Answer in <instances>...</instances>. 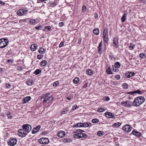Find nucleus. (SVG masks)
Instances as JSON below:
<instances>
[{
    "label": "nucleus",
    "instance_id": "nucleus-19",
    "mask_svg": "<svg viewBox=\"0 0 146 146\" xmlns=\"http://www.w3.org/2000/svg\"><path fill=\"white\" fill-rule=\"evenodd\" d=\"M33 84V80L31 79H28L27 81V84L28 86H31Z\"/></svg>",
    "mask_w": 146,
    "mask_h": 146
},
{
    "label": "nucleus",
    "instance_id": "nucleus-34",
    "mask_svg": "<svg viewBox=\"0 0 146 146\" xmlns=\"http://www.w3.org/2000/svg\"><path fill=\"white\" fill-rule=\"evenodd\" d=\"M104 109L102 108H100L98 109L97 110V111L98 112H103L104 111Z\"/></svg>",
    "mask_w": 146,
    "mask_h": 146
},
{
    "label": "nucleus",
    "instance_id": "nucleus-61",
    "mask_svg": "<svg viewBox=\"0 0 146 146\" xmlns=\"http://www.w3.org/2000/svg\"><path fill=\"white\" fill-rule=\"evenodd\" d=\"M120 76L119 75H117L115 77V78L117 80H119L120 79Z\"/></svg>",
    "mask_w": 146,
    "mask_h": 146
},
{
    "label": "nucleus",
    "instance_id": "nucleus-54",
    "mask_svg": "<svg viewBox=\"0 0 146 146\" xmlns=\"http://www.w3.org/2000/svg\"><path fill=\"white\" fill-rule=\"evenodd\" d=\"M48 133V131H45L43 132L42 133V135H44L46 134H47Z\"/></svg>",
    "mask_w": 146,
    "mask_h": 146
},
{
    "label": "nucleus",
    "instance_id": "nucleus-59",
    "mask_svg": "<svg viewBox=\"0 0 146 146\" xmlns=\"http://www.w3.org/2000/svg\"><path fill=\"white\" fill-rule=\"evenodd\" d=\"M40 128V125H38L35 128L38 131L39 130Z\"/></svg>",
    "mask_w": 146,
    "mask_h": 146
},
{
    "label": "nucleus",
    "instance_id": "nucleus-3",
    "mask_svg": "<svg viewBox=\"0 0 146 146\" xmlns=\"http://www.w3.org/2000/svg\"><path fill=\"white\" fill-rule=\"evenodd\" d=\"M53 98L52 95H50V94L49 93L47 94L46 95H44L41 97V100H42V99H44V103L46 102L47 101L52 100Z\"/></svg>",
    "mask_w": 146,
    "mask_h": 146
},
{
    "label": "nucleus",
    "instance_id": "nucleus-12",
    "mask_svg": "<svg viewBox=\"0 0 146 146\" xmlns=\"http://www.w3.org/2000/svg\"><path fill=\"white\" fill-rule=\"evenodd\" d=\"M27 12V11L25 9H20L17 11V14L19 15H22L26 13Z\"/></svg>",
    "mask_w": 146,
    "mask_h": 146
},
{
    "label": "nucleus",
    "instance_id": "nucleus-53",
    "mask_svg": "<svg viewBox=\"0 0 146 146\" xmlns=\"http://www.w3.org/2000/svg\"><path fill=\"white\" fill-rule=\"evenodd\" d=\"M35 29L37 30H41L42 28V26H39L38 27H35Z\"/></svg>",
    "mask_w": 146,
    "mask_h": 146
},
{
    "label": "nucleus",
    "instance_id": "nucleus-33",
    "mask_svg": "<svg viewBox=\"0 0 146 146\" xmlns=\"http://www.w3.org/2000/svg\"><path fill=\"white\" fill-rule=\"evenodd\" d=\"M103 99L104 101H107L110 100V98L106 96L103 97Z\"/></svg>",
    "mask_w": 146,
    "mask_h": 146
},
{
    "label": "nucleus",
    "instance_id": "nucleus-1",
    "mask_svg": "<svg viewBox=\"0 0 146 146\" xmlns=\"http://www.w3.org/2000/svg\"><path fill=\"white\" fill-rule=\"evenodd\" d=\"M145 99L143 96H138L134 99L133 105L134 106L137 107L142 104L145 101Z\"/></svg>",
    "mask_w": 146,
    "mask_h": 146
},
{
    "label": "nucleus",
    "instance_id": "nucleus-17",
    "mask_svg": "<svg viewBox=\"0 0 146 146\" xmlns=\"http://www.w3.org/2000/svg\"><path fill=\"white\" fill-rule=\"evenodd\" d=\"M31 99V97L30 96H27L23 99V102L25 103H27Z\"/></svg>",
    "mask_w": 146,
    "mask_h": 146
},
{
    "label": "nucleus",
    "instance_id": "nucleus-52",
    "mask_svg": "<svg viewBox=\"0 0 146 146\" xmlns=\"http://www.w3.org/2000/svg\"><path fill=\"white\" fill-rule=\"evenodd\" d=\"M6 87L7 88H11V86L9 84L7 83L5 85Z\"/></svg>",
    "mask_w": 146,
    "mask_h": 146
},
{
    "label": "nucleus",
    "instance_id": "nucleus-28",
    "mask_svg": "<svg viewBox=\"0 0 146 146\" xmlns=\"http://www.w3.org/2000/svg\"><path fill=\"white\" fill-rule=\"evenodd\" d=\"M41 72V70L40 69H36L34 72L36 75L39 74Z\"/></svg>",
    "mask_w": 146,
    "mask_h": 146
},
{
    "label": "nucleus",
    "instance_id": "nucleus-35",
    "mask_svg": "<svg viewBox=\"0 0 146 146\" xmlns=\"http://www.w3.org/2000/svg\"><path fill=\"white\" fill-rule=\"evenodd\" d=\"M36 22V21L35 19H31L30 21V23L31 25H33Z\"/></svg>",
    "mask_w": 146,
    "mask_h": 146
},
{
    "label": "nucleus",
    "instance_id": "nucleus-32",
    "mask_svg": "<svg viewBox=\"0 0 146 146\" xmlns=\"http://www.w3.org/2000/svg\"><path fill=\"white\" fill-rule=\"evenodd\" d=\"M79 81V79L78 78H75L73 80L75 84L78 83Z\"/></svg>",
    "mask_w": 146,
    "mask_h": 146
},
{
    "label": "nucleus",
    "instance_id": "nucleus-36",
    "mask_svg": "<svg viewBox=\"0 0 146 146\" xmlns=\"http://www.w3.org/2000/svg\"><path fill=\"white\" fill-rule=\"evenodd\" d=\"M80 133L75 134L73 135L74 137L76 138H80Z\"/></svg>",
    "mask_w": 146,
    "mask_h": 146
},
{
    "label": "nucleus",
    "instance_id": "nucleus-9",
    "mask_svg": "<svg viewBox=\"0 0 146 146\" xmlns=\"http://www.w3.org/2000/svg\"><path fill=\"white\" fill-rule=\"evenodd\" d=\"M122 105L126 107H130L132 106V103L128 100L125 102H121Z\"/></svg>",
    "mask_w": 146,
    "mask_h": 146
},
{
    "label": "nucleus",
    "instance_id": "nucleus-30",
    "mask_svg": "<svg viewBox=\"0 0 146 146\" xmlns=\"http://www.w3.org/2000/svg\"><path fill=\"white\" fill-rule=\"evenodd\" d=\"M106 72L108 74H112V73L111 70V68L110 67H108L107 69L106 70Z\"/></svg>",
    "mask_w": 146,
    "mask_h": 146
},
{
    "label": "nucleus",
    "instance_id": "nucleus-15",
    "mask_svg": "<svg viewBox=\"0 0 146 146\" xmlns=\"http://www.w3.org/2000/svg\"><path fill=\"white\" fill-rule=\"evenodd\" d=\"M128 94H131V95H133L134 94H141L142 93L139 90H137L134 91L133 92H130L128 93Z\"/></svg>",
    "mask_w": 146,
    "mask_h": 146
},
{
    "label": "nucleus",
    "instance_id": "nucleus-13",
    "mask_svg": "<svg viewBox=\"0 0 146 146\" xmlns=\"http://www.w3.org/2000/svg\"><path fill=\"white\" fill-rule=\"evenodd\" d=\"M118 41L117 39L116 38H114L113 40V46L115 48L118 47Z\"/></svg>",
    "mask_w": 146,
    "mask_h": 146
},
{
    "label": "nucleus",
    "instance_id": "nucleus-64",
    "mask_svg": "<svg viewBox=\"0 0 146 146\" xmlns=\"http://www.w3.org/2000/svg\"><path fill=\"white\" fill-rule=\"evenodd\" d=\"M73 127H78V123H76V124H74V125H73Z\"/></svg>",
    "mask_w": 146,
    "mask_h": 146
},
{
    "label": "nucleus",
    "instance_id": "nucleus-38",
    "mask_svg": "<svg viewBox=\"0 0 146 146\" xmlns=\"http://www.w3.org/2000/svg\"><path fill=\"white\" fill-rule=\"evenodd\" d=\"M103 133H104L102 131H98L97 133V135L98 136H101L102 135Z\"/></svg>",
    "mask_w": 146,
    "mask_h": 146
},
{
    "label": "nucleus",
    "instance_id": "nucleus-44",
    "mask_svg": "<svg viewBox=\"0 0 146 146\" xmlns=\"http://www.w3.org/2000/svg\"><path fill=\"white\" fill-rule=\"evenodd\" d=\"M134 47V46L131 43L130 46H129V48L131 50H133Z\"/></svg>",
    "mask_w": 146,
    "mask_h": 146
},
{
    "label": "nucleus",
    "instance_id": "nucleus-48",
    "mask_svg": "<svg viewBox=\"0 0 146 146\" xmlns=\"http://www.w3.org/2000/svg\"><path fill=\"white\" fill-rule=\"evenodd\" d=\"M84 132V130H81L80 129H78L76 131V132L78 133H82Z\"/></svg>",
    "mask_w": 146,
    "mask_h": 146
},
{
    "label": "nucleus",
    "instance_id": "nucleus-10",
    "mask_svg": "<svg viewBox=\"0 0 146 146\" xmlns=\"http://www.w3.org/2000/svg\"><path fill=\"white\" fill-rule=\"evenodd\" d=\"M132 129V127L128 125H126L122 128L123 130L127 132H129Z\"/></svg>",
    "mask_w": 146,
    "mask_h": 146
},
{
    "label": "nucleus",
    "instance_id": "nucleus-42",
    "mask_svg": "<svg viewBox=\"0 0 146 146\" xmlns=\"http://www.w3.org/2000/svg\"><path fill=\"white\" fill-rule=\"evenodd\" d=\"M7 116L9 119H11L12 118V117L10 114V113H7Z\"/></svg>",
    "mask_w": 146,
    "mask_h": 146
},
{
    "label": "nucleus",
    "instance_id": "nucleus-5",
    "mask_svg": "<svg viewBox=\"0 0 146 146\" xmlns=\"http://www.w3.org/2000/svg\"><path fill=\"white\" fill-rule=\"evenodd\" d=\"M17 142V140L16 139L11 138L7 141V143L9 145L13 146L16 144Z\"/></svg>",
    "mask_w": 146,
    "mask_h": 146
},
{
    "label": "nucleus",
    "instance_id": "nucleus-23",
    "mask_svg": "<svg viewBox=\"0 0 146 146\" xmlns=\"http://www.w3.org/2000/svg\"><path fill=\"white\" fill-rule=\"evenodd\" d=\"M86 73L88 74V75H91L93 74V72L90 69H87L86 71Z\"/></svg>",
    "mask_w": 146,
    "mask_h": 146
},
{
    "label": "nucleus",
    "instance_id": "nucleus-20",
    "mask_svg": "<svg viewBox=\"0 0 146 146\" xmlns=\"http://www.w3.org/2000/svg\"><path fill=\"white\" fill-rule=\"evenodd\" d=\"M51 27L50 26H46L44 27L42 30L45 31H48L50 30Z\"/></svg>",
    "mask_w": 146,
    "mask_h": 146
},
{
    "label": "nucleus",
    "instance_id": "nucleus-41",
    "mask_svg": "<svg viewBox=\"0 0 146 146\" xmlns=\"http://www.w3.org/2000/svg\"><path fill=\"white\" fill-rule=\"evenodd\" d=\"M92 122L93 123H96L99 122V120L98 119H93L92 120Z\"/></svg>",
    "mask_w": 146,
    "mask_h": 146
},
{
    "label": "nucleus",
    "instance_id": "nucleus-29",
    "mask_svg": "<svg viewBox=\"0 0 146 146\" xmlns=\"http://www.w3.org/2000/svg\"><path fill=\"white\" fill-rule=\"evenodd\" d=\"M68 111V109L67 108L66 109H64L62 111L61 114V115L66 114L67 113Z\"/></svg>",
    "mask_w": 146,
    "mask_h": 146
},
{
    "label": "nucleus",
    "instance_id": "nucleus-24",
    "mask_svg": "<svg viewBox=\"0 0 146 146\" xmlns=\"http://www.w3.org/2000/svg\"><path fill=\"white\" fill-rule=\"evenodd\" d=\"M63 141L65 143H69L71 141V140L69 138H63Z\"/></svg>",
    "mask_w": 146,
    "mask_h": 146
},
{
    "label": "nucleus",
    "instance_id": "nucleus-47",
    "mask_svg": "<svg viewBox=\"0 0 146 146\" xmlns=\"http://www.w3.org/2000/svg\"><path fill=\"white\" fill-rule=\"evenodd\" d=\"M123 87L125 89H127L128 87V85L126 83L123 84Z\"/></svg>",
    "mask_w": 146,
    "mask_h": 146
},
{
    "label": "nucleus",
    "instance_id": "nucleus-18",
    "mask_svg": "<svg viewBox=\"0 0 146 146\" xmlns=\"http://www.w3.org/2000/svg\"><path fill=\"white\" fill-rule=\"evenodd\" d=\"M37 46L35 44H32L30 48L31 51H35L37 49Z\"/></svg>",
    "mask_w": 146,
    "mask_h": 146
},
{
    "label": "nucleus",
    "instance_id": "nucleus-27",
    "mask_svg": "<svg viewBox=\"0 0 146 146\" xmlns=\"http://www.w3.org/2000/svg\"><path fill=\"white\" fill-rule=\"evenodd\" d=\"M126 14H124L121 18L122 22H124L126 19Z\"/></svg>",
    "mask_w": 146,
    "mask_h": 146
},
{
    "label": "nucleus",
    "instance_id": "nucleus-60",
    "mask_svg": "<svg viewBox=\"0 0 146 146\" xmlns=\"http://www.w3.org/2000/svg\"><path fill=\"white\" fill-rule=\"evenodd\" d=\"M63 44H64V42H61L60 43V44L59 45V47L60 48V47H62V46Z\"/></svg>",
    "mask_w": 146,
    "mask_h": 146
},
{
    "label": "nucleus",
    "instance_id": "nucleus-57",
    "mask_svg": "<svg viewBox=\"0 0 146 146\" xmlns=\"http://www.w3.org/2000/svg\"><path fill=\"white\" fill-rule=\"evenodd\" d=\"M13 61H14L13 59H10L7 60V62H8V63H9L10 62H11V63H13Z\"/></svg>",
    "mask_w": 146,
    "mask_h": 146
},
{
    "label": "nucleus",
    "instance_id": "nucleus-7",
    "mask_svg": "<svg viewBox=\"0 0 146 146\" xmlns=\"http://www.w3.org/2000/svg\"><path fill=\"white\" fill-rule=\"evenodd\" d=\"M38 141L39 143L42 144H46L49 142V141L48 138L42 137L39 139Z\"/></svg>",
    "mask_w": 146,
    "mask_h": 146
},
{
    "label": "nucleus",
    "instance_id": "nucleus-25",
    "mask_svg": "<svg viewBox=\"0 0 146 146\" xmlns=\"http://www.w3.org/2000/svg\"><path fill=\"white\" fill-rule=\"evenodd\" d=\"M93 33L96 35H98L99 34V31L98 29H94L93 31Z\"/></svg>",
    "mask_w": 146,
    "mask_h": 146
},
{
    "label": "nucleus",
    "instance_id": "nucleus-49",
    "mask_svg": "<svg viewBox=\"0 0 146 146\" xmlns=\"http://www.w3.org/2000/svg\"><path fill=\"white\" fill-rule=\"evenodd\" d=\"M117 68L116 67L114 66V67L113 68V72H116L117 71Z\"/></svg>",
    "mask_w": 146,
    "mask_h": 146
},
{
    "label": "nucleus",
    "instance_id": "nucleus-31",
    "mask_svg": "<svg viewBox=\"0 0 146 146\" xmlns=\"http://www.w3.org/2000/svg\"><path fill=\"white\" fill-rule=\"evenodd\" d=\"M46 63L47 62L46 61L43 60L41 62L40 65L41 66H43L46 64Z\"/></svg>",
    "mask_w": 146,
    "mask_h": 146
},
{
    "label": "nucleus",
    "instance_id": "nucleus-21",
    "mask_svg": "<svg viewBox=\"0 0 146 146\" xmlns=\"http://www.w3.org/2000/svg\"><path fill=\"white\" fill-rule=\"evenodd\" d=\"M135 75V73L134 72H128L127 74V76L128 78L130 77L131 76H134Z\"/></svg>",
    "mask_w": 146,
    "mask_h": 146
},
{
    "label": "nucleus",
    "instance_id": "nucleus-63",
    "mask_svg": "<svg viewBox=\"0 0 146 146\" xmlns=\"http://www.w3.org/2000/svg\"><path fill=\"white\" fill-rule=\"evenodd\" d=\"M64 24L62 22H60L59 24V25L60 27H62Z\"/></svg>",
    "mask_w": 146,
    "mask_h": 146
},
{
    "label": "nucleus",
    "instance_id": "nucleus-4",
    "mask_svg": "<svg viewBox=\"0 0 146 146\" xmlns=\"http://www.w3.org/2000/svg\"><path fill=\"white\" fill-rule=\"evenodd\" d=\"M103 39L106 43H107L108 41V32L107 29H105L103 32Z\"/></svg>",
    "mask_w": 146,
    "mask_h": 146
},
{
    "label": "nucleus",
    "instance_id": "nucleus-51",
    "mask_svg": "<svg viewBox=\"0 0 146 146\" xmlns=\"http://www.w3.org/2000/svg\"><path fill=\"white\" fill-rule=\"evenodd\" d=\"M115 65L117 67H119L120 66V63L118 62H116L115 63Z\"/></svg>",
    "mask_w": 146,
    "mask_h": 146
},
{
    "label": "nucleus",
    "instance_id": "nucleus-45",
    "mask_svg": "<svg viewBox=\"0 0 146 146\" xmlns=\"http://www.w3.org/2000/svg\"><path fill=\"white\" fill-rule=\"evenodd\" d=\"M140 57L141 58H145V54L143 53H141L139 54Z\"/></svg>",
    "mask_w": 146,
    "mask_h": 146
},
{
    "label": "nucleus",
    "instance_id": "nucleus-6",
    "mask_svg": "<svg viewBox=\"0 0 146 146\" xmlns=\"http://www.w3.org/2000/svg\"><path fill=\"white\" fill-rule=\"evenodd\" d=\"M18 134L21 137H25L27 134L26 131L23 129L19 130L18 131Z\"/></svg>",
    "mask_w": 146,
    "mask_h": 146
},
{
    "label": "nucleus",
    "instance_id": "nucleus-39",
    "mask_svg": "<svg viewBox=\"0 0 146 146\" xmlns=\"http://www.w3.org/2000/svg\"><path fill=\"white\" fill-rule=\"evenodd\" d=\"M121 125L120 123H114L113 125L116 127H117Z\"/></svg>",
    "mask_w": 146,
    "mask_h": 146
},
{
    "label": "nucleus",
    "instance_id": "nucleus-55",
    "mask_svg": "<svg viewBox=\"0 0 146 146\" xmlns=\"http://www.w3.org/2000/svg\"><path fill=\"white\" fill-rule=\"evenodd\" d=\"M78 108V106L77 105H74L72 107V109L73 110H75L77 108Z\"/></svg>",
    "mask_w": 146,
    "mask_h": 146
},
{
    "label": "nucleus",
    "instance_id": "nucleus-62",
    "mask_svg": "<svg viewBox=\"0 0 146 146\" xmlns=\"http://www.w3.org/2000/svg\"><path fill=\"white\" fill-rule=\"evenodd\" d=\"M94 17L96 19H97L98 17V14H97L96 13H95L94 14Z\"/></svg>",
    "mask_w": 146,
    "mask_h": 146
},
{
    "label": "nucleus",
    "instance_id": "nucleus-56",
    "mask_svg": "<svg viewBox=\"0 0 146 146\" xmlns=\"http://www.w3.org/2000/svg\"><path fill=\"white\" fill-rule=\"evenodd\" d=\"M78 127H83V123H78Z\"/></svg>",
    "mask_w": 146,
    "mask_h": 146
},
{
    "label": "nucleus",
    "instance_id": "nucleus-58",
    "mask_svg": "<svg viewBox=\"0 0 146 146\" xmlns=\"http://www.w3.org/2000/svg\"><path fill=\"white\" fill-rule=\"evenodd\" d=\"M146 2V0H141L140 1V3H143V4H145Z\"/></svg>",
    "mask_w": 146,
    "mask_h": 146
},
{
    "label": "nucleus",
    "instance_id": "nucleus-43",
    "mask_svg": "<svg viewBox=\"0 0 146 146\" xmlns=\"http://www.w3.org/2000/svg\"><path fill=\"white\" fill-rule=\"evenodd\" d=\"M43 56L40 54H38L37 56V58L39 60L41 59L43 57Z\"/></svg>",
    "mask_w": 146,
    "mask_h": 146
},
{
    "label": "nucleus",
    "instance_id": "nucleus-16",
    "mask_svg": "<svg viewBox=\"0 0 146 146\" xmlns=\"http://www.w3.org/2000/svg\"><path fill=\"white\" fill-rule=\"evenodd\" d=\"M132 133L133 134L135 135L136 136L140 137L141 135L140 133L135 130H133L132 132Z\"/></svg>",
    "mask_w": 146,
    "mask_h": 146
},
{
    "label": "nucleus",
    "instance_id": "nucleus-11",
    "mask_svg": "<svg viewBox=\"0 0 146 146\" xmlns=\"http://www.w3.org/2000/svg\"><path fill=\"white\" fill-rule=\"evenodd\" d=\"M105 116L108 118H115L114 115V114L110 112H106L105 113Z\"/></svg>",
    "mask_w": 146,
    "mask_h": 146
},
{
    "label": "nucleus",
    "instance_id": "nucleus-2",
    "mask_svg": "<svg viewBox=\"0 0 146 146\" xmlns=\"http://www.w3.org/2000/svg\"><path fill=\"white\" fill-rule=\"evenodd\" d=\"M8 39L7 38H2L0 39V48L5 47L9 44Z\"/></svg>",
    "mask_w": 146,
    "mask_h": 146
},
{
    "label": "nucleus",
    "instance_id": "nucleus-14",
    "mask_svg": "<svg viewBox=\"0 0 146 146\" xmlns=\"http://www.w3.org/2000/svg\"><path fill=\"white\" fill-rule=\"evenodd\" d=\"M58 136L61 138L63 137L65 135V133L63 131H60L57 133Z\"/></svg>",
    "mask_w": 146,
    "mask_h": 146
},
{
    "label": "nucleus",
    "instance_id": "nucleus-46",
    "mask_svg": "<svg viewBox=\"0 0 146 146\" xmlns=\"http://www.w3.org/2000/svg\"><path fill=\"white\" fill-rule=\"evenodd\" d=\"M38 131V130H36L35 128L33 129L32 131V133L33 134H35Z\"/></svg>",
    "mask_w": 146,
    "mask_h": 146
},
{
    "label": "nucleus",
    "instance_id": "nucleus-50",
    "mask_svg": "<svg viewBox=\"0 0 146 146\" xmlns=\"http://www.w3.org/2000/svg\"><path fill=\"white\" fill-rule=\"evenodd\" d=\"M86 6H83L82 7V12H83L84 13L86 11Z\"/></svg>",
    "mask_w": 146,
    "mask_h": 146
},
{
    "label": "nucleus",
    "instance_id": "nucleus-8",
    "mask_svg": "<svg viewBox=\"0 0 146 146\" xmlns=\"http://www.w3.org/2000/svg\"><path fill=\"white\" fill-rule=\"evenodd\" d=\"M22 129H25L27 133L29 132L32 129L31 126L29 124H26L22 126Z\"/></svg>",
    "mask_w": 146,
    "mask_h": 146
},
{
    "label": "nucleus",
    "instance_id": "nucleus-22",
    "mask_svg": "<svg viewBox=\"0 0 146 146\" xmlns=\"http://www.w3.org/2000/svg\"><path fill=\"white\" fill-rule=\"evenodd\" d=\"M83 127H90L91 126V124L89 122H87V123H83Z\"/></svg>",
    "mask_w": 146,
    "mask_h": 146
},
{
    "label": "nucleus",
    "instance_id": "nucleus-40",
    "mask_svg": "<svg viewBox=\"0 0 146 146\" xmlns=\"http://www.w3.org/2000/svg\"><path fill=\"white\" fill-rule=\"evenodd\" d=\"M44 48H41L39 50V52L40 54H42L43 53L44 51Z\"/></svg>",
    "mask_w": 146,
    "mask_h": 146
},
{
    "label": "nucleus",
    "instance_id": "nucleus-37",
    "mask_svg": "<svg viewBox=\"0 0 146 146\" xmlns=\"http://www.w3.org/2000/svg\"><path fill=\"white\" fill-rule=\"evenodd\" d=\"M102 42H101L99 46H98V50L99 51H100V50L102 49Z\"/></svg>",
    "mask_w": 146,
    "mask_h": 146
},
{
    "label": "nucleus",
    "instance_id": "nucleus-26",
    "mask_svg": "<svg viewBox=\"0 0 146 146\" xmlns=\"http://www.w3.org/2000/svg\"><path fill=\"white\" fill-rule=\"evenodd\" d=\"M80 138H86L88 136L86 134L84 133H80Z\"/></svg>",
    "mask_w": 146,
    "mask_h": 146
}]
</instances>
